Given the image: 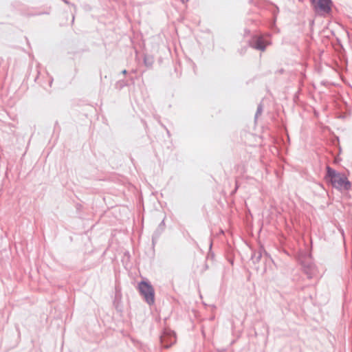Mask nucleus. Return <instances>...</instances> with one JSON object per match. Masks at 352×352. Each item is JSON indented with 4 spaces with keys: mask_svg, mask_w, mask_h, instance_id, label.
I'll list each match as a JSON object with an SVG mask.
<instances>
[{
    "mask_svg": "<svg viewBox=\"0 0 352 352\" xmlns=\"http://www.w3.org/2000/svg\"><path fill=\"white\" fill-rule=\"evenodd\" d=\"M122 74H126V69L123 70Z\"/></svg>",
    "mask_w": 352,
    "mask_h": 352,
    "instance_id": "nucleus-9",
    "label": "nucleus"
},
{
    "mask_svg": "<svg viewBox=\"0 0 352 352\" xmlns=\"http://www.w3.org/2000/svg\"><path fill=\"white\" fill-rule=\"evenodd\" d=\"M261 111H262V107L261 105H259L257 108V111H256V118L261 113Z\"/></svg>",
    "mask_w": 352,
    "mask_h": 352,
    "instance_id": "nucleus-6",
    "label": "nucleus"
},
{
    "mask_svg": "<svg viewBox=\"0 0 352 352\" xmlns=\"http://www.w3.org/2000/svg\"><path fill=\"white\" fill-rule=\"evenodd\" d=\"M168 337V335L166 333H164L163 336H161V342L164 344V347H168L169 345L166 344V338Z\"/></svg>",
    "mask_w": 352,
    "mask_h": 352,
    "instance_id": "nucleus-5",
    "label": "nucleus"
},
{
    "mask_svg": "<svg viewBox=\"0 0 352 352\" xmlns=\"http://www.w3.org/2000/svg\"><path fill=\"white\" fill-rule=\"evenodd\" d=\"M208 269V265L204 263L203 264V266H202V268L201 270H200L201 272H204L205 270H206Z\"/></svg>",
    "mask_w": 352,
    "mask_h": 352,
    "instance_id": "nucleus-7",
    "label": "nucleus"
},
{
    "mask_svg": "<svg viewBox=\"0 0 352 352\" xmlns=\"http://www.w3.org/2000/svg\"><path fill=\"white\" fill-rule=\"evenodd\" d=\"M138 290L148 305L155 302V290L153 286L147 281H141L138 284Z\"/></svg>",
    "mask_w": 352,
    "mask_h": 352,
    "instance_id": "nucleus-2",
    "label": "nucleus"
},
{
    "mask_svg": "<svg viewBox=\"0 0 352 352\" xmlns=\"http://www.w3.org/2000/svg\"><path fill=\"white\" fill-rule=\"evenodd\" d=\"M175 341V336H170V344H172L173 342H174Z\"/></svg>",
    "mask_w": 352,
    "mask_h": 352,
    "instance_id": "nucleus-8",
    "label": "nucleus"
},
{
    "mask_svg": "<svg viewBox=\"0 0 352 352\" xmlns=\"http://www.w3.org/2000/svg\"><path fill=\"white\" fill-rule=\"evenodd\" d=\"M314 9L322 14H327L331 10V0H311Z\"/></svg>",
    "mask_w": 352,
    "mask_h": 352,
    "instance_id": "nucleus-3",
    "label": "nucleus"
},
{
    "mask_svg": "<svg viewBox=\"0 0 352 352\" xmlns=\"http://www.w3.org/2000/svg\"><path fill=\"white\" fill-rule=\"evenodd\" d=\"M327 176L333 188L339 190H348L351 188V184L344 174L337 172L330 166L327 167Z\"/></svg>",
    "mask_w": 352,
    "mask_h": 352,
    "instance_id": "nucleus-1",
    "label": "nucleus"
},
{
    "mask_svg": "<svg viewBox=\"0 0 352 352\" xmlns=\"http://www.w3.org/2000/svg\"><path fill=\"white\" fill-rule=\"evenodd\" d=\"M249 43L252 48L261 51H265L266 47L270 44L263 36H254Z\"/></svg>",
    "mask_w": 352,
    "mask_h": 352,
    "instance_id": "nucleus-4",
    "label": "nucleus"
}]
</instances>
